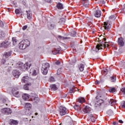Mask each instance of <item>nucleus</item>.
<instances>
[{
	"mask_svg": "<svg viewBox=\"0 0 125 125\" xmlns=\"http://www.w3.org/2000/svg\"><path fill=\"white\" fill-rule=\"evenodd\" d=\"M31 97V99L32 100H34L35 102H38V101H39V100H40V99H39V98L38 97V96L34 94H32Z\"/></svg>",
	"mask_w": 125,
	"mask_h": 125,
	"instance_id": "ddd939ff",
	"label": "nucleus"
},
{
	"mask_svg": "<svg viewBox=\"0 0 125 125\" xmlns=\"http://www.w3.org/2000/svg\"><path fill=\"white\" fill-rule=\"evenodd\" d=\"M1 112L5 115H9L12 113V111L10 110V108H3L1 110Z\"/></svg>",
	"mask_w": 125,
	"mask_h": 125,
	"instance_id": "1a4fd4ad",
	"label": "nucleus"
},
{
	"mask_svg": "<svg viewBox=\"0 0 125 125\" xmlns=\"http://www.w3.org/2000/svg\"><path fill=\"white\" fill-rule=\"evenodd\" d=\"M29 80V76H24L21 79L22 83H27Z\"/></svg>",
	"mask_w": 125,
	"mask_h": 125,
	"instance_id": "6ab92c4d",
	"label": "nucleus"
},
{
	"mask_svg": "<svg viewBox=\"0 0 125 125\" xmlns=\"http://www.w3.org/2000/svg\"><path fill=\"white\" fill-rule=\"evenodd\" d=\"M121 91H122L123 94H125V87H123L121 89Z\"/></svg>",
	"mask_w": 125,
	"mask_h": 125,
	"instance_id": "e433bc0d",
	"label": "nucleus"
},
{
	"mask_svg": "<svg viewBox=\"0 0 125 125\" xmlns=\"http://www.w3.org/2000/svg\"><path fill=\"white\" fill-rule=\"evenodd\" d=\"M109 92H112V93H114V92H116V88L115 87H110L109 89Z\"/></svg>",
	"mask_w": 125,
	"mask_h": 125,
	"instance_id": "393cba45",
	"label": "nucleus"
},
{
	"mask_svg": "<svg viewBox=\"0 0 125 125\" xmlns=\"http://www.w3.org/2000/svg\"><path fill=\"white\" fill-rule=\"evenodd\" d=\"M0 27H3V22L1 21H0Z\"/></svg>",
	"mask_w": 125,
	"mask_h": 125,
	"instance_id": "37998d69",
	"label": "nucleus"
},
{
	"mask_svg": "<svg viewBox=\"0 0 125 125\" xmlns=\"http://www.w3.org/2000/svg\"><path fill=\"white\" fill-rule=\"evenodd\" d=\"M104 42H106V38H104Z\"/></svg>",
	"mask_w": 125,
	"mask_h": 125,
	"instance_id": "052dcab7",
	"label": "nucleus"
},
{
	"mask_svg": "<svg viewBox=\"0 0 125 125\" xmlns=\"http://www.w3.org/2000/svg\"><path fill=\"white\" fill-rule=\"evenodd\" d=\"M6 105H7V104H6Z\"/></svg>",
	"mask_w": 125,
	"mask_h": 125,
	"instance_id": "338daca9",
	"label": "nucleus"
},
{
	"mask_svg": "<svg viewBox=\"0 0 125 125\" xmlns=\"http://www.w3.org/2000/svg\"><path fill=\"white\" fill-rule=\"evenodd\" d=\"M55 64L56 65H60L61 64V62H60L58 61H57L56 62H55Z\"/></svg>",
	"mask_w": 125,
	"mask_h": 125,
	"instance_id": "a18cd8bd",
	"label": "nucleus"
},
{
	"mask_svg": "<svg viewBox=\"0 0 125 125\" xmlns=\"http://www.w3.org/2000/svg\"><path fill=\"white\" fill-rule=\"evenodd\" d=\"M91 111V108L89 106L86 105L83 109V112H84L85 114H88L89 112Z\"/></svg>",
	"mask_w": 125,
	"mask_h": 125,
	"instance_id": "9b49d317",
	"label": "nucleus"
},
{
	"mask_svg": "<svg viewBox=\"0 0 125 125\" xmlns=\"http://www.w3.org/2000/svg\"><path fill=\"white\" fill-rule=\"evenodd\" d=\"M58 40H67V39H68L67 37H63L60 35H59L58 36Z\"/></svg>",
	"mask_w": 125,
	"mask_h": 125,
	"instance_id": "7c9ffc66",
	"label": "nucleus"
},
{
	"mask_svg": "<svg viewBox=\"0 0 125 125\" xmlns=\"http://www.w3.org/2000/svg\"><path fill=\"white\" fill-rule=\"evenodd\" d=\"M31 66V63H29L28 62L25 63L23 64V66L22 67L23 71H27L29 68Z\"/></svg>",
	"mask_w": 125,
	"mask_h": 125,
	"instance_id": "f8f14e48",
	"label": "nucleus"
},
{
	"mask_svg": "<svg viewBox=\"0 0 125 125\" xmlns=\"http://www.w3.org/2000/svg\"><path fill=\"white\" fill-rule=\"evenodd\" d=\"M113 125H118V124L116 123V122H114Z\"/></svg>",
	"mask_w": 125,
	"mask_h": 125,
	"instance_id": "4d7b16f0",
	"label": "nucleus"
},
{
	"mask_svg": "<svg viewBox=\"0 0 125 125\" xmlns=\"http://www.w3.org/2000/svg\"><path fill=\"white\" fill-rule=\"evenodd\" d=\"M74 93V89L72 88V89L69 90V93Z\"/></svg>",
	"mask_w": 125,
	"mask_h": 125,
	"instance_id": "49530a36",
	"label": "nucleus"
},
{
	"mask_svg": "<svg viewBox=\"0 0 125 125\" xmlns=\"http://www.w3.org/2000/svg\"><path fill=\"white\" fill-rule=\"evenodd\" d=\"M31 85H32V84H31V83H29L24 85L23 86V88L24 89H25V90H29V88L31 87Z\"/></svg>",
	"mask_w": 125,
	"mask_h": 125,
	"instance_id": "f3484780",
	"label": "nucleus"
},
{
	"mask_svg": "<svg viewBox=\"0 0 125 125\" xmlns=\"http://www.w3.org/2000/svg\"><path fill=\"white\" fill-rule=\"evenodd\" d=\"M111 82L114 83V82H116V77L113 76L111 77Z\"/></svg>",
	"mask_w": 125,
	"mask_h": 125,
	"instance_id": "c9c22d12",
	"label": "nucleus"
},
{
	"mask_svg": "<svg viewBox=\"0 0 125 125\" xmlns=\"http://www.w3.org/2000/svg\"><path fill=\"white\" fill-rule=\"evenodd\" d=\"M119 123H120V124H123L124 122L121 120H119Z\"/></svg>",
	"mask_w": 125,
	"mask_h": 125,
	"instance_id": "5fc2aeb1",
	"label": "nucleus"
},
{
	"mask_svg": "<svg viewBox=\"0 0 125 125\" xmlns=\"http://www.w3.org/2000/svg\"><path fill=\"white\" fill-rule=\"evenodd\" d=\"M12 40L13 42V44L14 45H16V43H17V40H16V38L13 37Z\"/></svg>",
	"mask_w": 125,
	"mask_h": 125,
	"instance_id": "c85d7f7f",
	"label": "nucleus"
},
{
	"mask_svg": "<svg viewBox=\"0 0 125 125\" xmlns=\"http://www.w3.org/2000/svg\"><path fill=\"white\" fill-rule=\"evenodd\" d=\"M118 44L120 46H124L125 42H124V39L122 38L118 39Z\"/></svg>",
	"mask_w": 125,
	"mask_h": 125,
	"instance_id": "4468645a",
	"label": "nucleus"
},
{
	"mask_svg": "<svg viewBox=\"0 0 125 125\" xmlns=\"http://www.w3.org/2000/svg\"><path fill=\"white\" fill-rule=\"evenodd\" d=\"M24 66V63L23 62H20L17 64V67L20 69L21 70L23 69V67Z\"/></svg>",
	"mask_w": 125,
	"mask_h": 125,
	"instance_id": "2eb2a0df",
	"label": "nucleus"
},
{
	"mask_svg": "<svg viewBox=\"0 0 125 125\" xmlns=\"http://www.w3.org/2000/svg\"><path fill=\"white\" fill-rule=\"evenodd\" d=\"M15 13L16 14H19V13H20V10H19L18 9H16L15 10Z\"/></svg>",
	"mask_w": 125,
	"mask_h": 125,
	"instance_id": "4c0bfd02",
	"label": "nucleus"
},
{
	"mask_svg": "<svg viewBox=\"0 0 125 125\" xmlns=\"http://www.w3.org/2000/svg\"><path fill=\"white\" fill-rule=\"evenodd\" d=\"M59 113L61 116H64L67 114V109L66 107L61 106L60 107Z\"/></svg>",
	"mask_w": 125,
	"mask_h": 125,
	"instance_id": "39448f33",
	"label": "nucleus"
},
{
	"mask_svg": "<svg viewBox=\"0 0 125 125\" xmlns=\"http://www.w3.org/2000/svg\"><path fill=\"white\" fill-rule=\"evenodd\" d=\"M51 0H46V1H47V2H50Z\"/></svg>",
	"mask_w": 125,
	"mask_h": 125,
	"instance_id": "bf43d9fd",
	"label": "nucleus"
},
{
	"mask_svg": "<svg viewBox=\"0 0 125 125\" xmlns=\"http://www.w3.org/2000/svg\"><path fill=\"white\" fill-rule=\"evenodd\" d=\"M103 27L104 28L105 30L109 31V30L112 28V25H111L109 22H104Z\"/></svg>",
	"mask_w": 125,
	"mask_h": 125,
	"instance_id": "6e6552de",
	"label": "nucleus"
},
{
	"mask_svg": "<svg viewBox=\"0 0 125 125\" xmlns=\"http://www.w3.org/2000/svg\"><path fill=\"white\" fill-rule=\"evenodd\" d=\"M18 90V88H13L12 89V92L16 97H20V94L19 93V92L17 91Z\"/></svg>",
	"mask_w": 125,
	"mask_h": 125,
	"instance_id": "0eeeda50",
	"label": "nucleus"
},
{
	"mask_svg": "<svg viewBox=\"0 0 125 125\" xmlns=\"http://www.w3.org/2000/svg\"><path fill=\"white\" fill-rule=\"evenodd\" d=\"M103 11H105V10H104V9H103Z\"/></svg>",
	"mask_w": 125,
	"mask_h": 125,
	"instance_id": "69168bd1",
	"label": "nucleus"
},
{
	"mask_svg": "<svg viewBox=\"0 0 125 125\" xmlns=\"http://www.w3.org/2000/svg\"><path fill=\"white\" fill-rule=\"evenodd\" d=\"M1 45L3 47H7V46L9 45V43L8 42L5 41V42L1 43Z\"/></svg>",
	"mask_w": 125,
	"mask_h": 125,
	"instance_id": "412c9836",
	"label": "nucleus"
},
{
	"mask_svg": "<svg viewBox=\"0 0 125 125\" xmlns=\"http://www.w3.org/2000/svg\"><path fill=\"white\" fill-rule=\"evenodd\" d=\"M10 55H11V52H6L5 54V57H6V58H8V57H9Z\"/></svg>",
	"mask_w": 125,
	"mask_h": 125,
	"instance_id": "2f4dec72",
	"label": "nucleus"
},
{
	"mask_svg": "<svg viewBox=\"0 0 125 125\" xmlns=\"http://www.w3.org/2000/svg\"><path fill=\"white\" fill-rule=\"evenodd\" d=\"M49 63L46 62L44 63L42 65V72L43 75H47V73L48 72V69H49Z\"/></svg>",
	"mask_w": 125,
	"mask_h": 125,
	"instance_id": "f03ea898",
	"label": "nucleus"
},
{
	"mask_svg": "<svg viewBox=\"0 0 125 125\" xmlns=\"http://www.w3.org/2000/svg\"><path fill=\"white\" fill-rule=\"evenodd\" d=\"M50 86H51V89H52L53 90H57V87H56V84L51 85Z\"/></svg>",
	"mask_w": 125,
	"mask_h": 125,
	"instance_id": "bb28decb",
	"label": "nucleus"
},
{
	"mask_svg": "<svg viewBox=\"0 0 125 125\" xmlns=\"http://www.w3.org/2000/svg\"><path fill=\"white\" fill-rule=\"evenodd\" d=\"M114 18V16H111L109 17V19H113Z\"/></svg>",
	"mask_w": 125,
	"mask_h": 125,
	"instance_id": "6e6d98bb",
	"label": "nucleus"
},
{
	"mask_svg": "<svg viewBox=\"0 0 125 125\" xmlns=\"http://www.w3.org/2000/svg\"><path fill=\"white\" fill-rule=\"evenodd\" d=\"M99 83H100V82H99L98 81L95 82L96 84H99Z\"/></svg>",
	"mask_w": 125,
	"mask_h": 125,
	"instance_id": "3c124183",
	"label": "nucleus"
},
{
	"mask_svg": "<svg viewBox=\"0 0 125 125\" xmlns=\"http://www.w3.org/2000/svg\"><path fill=\"white\" fill-rule=\"evenodd\" d=\"M62 72V68H59V69H58V70L57 71V75H60V74H61V72Z\"/></svg>",
	"mask_w": 125,
	"mask_h": 125,
	"instance_id": "72a5a7b5",
	"label": "nucleus"
},
{
	"mask_svg": "<svg viewBox=\"0 0 125 125\" xmlns=\"http://www.w3.org/2000/svg\"><path fill=\"white\" fill-rule=\"evenodd\" d=\"M109 104L111 105V106L116 105V101H115L114 99H110L109 101Z\"/></svg>",
	"mask_w": 125,
	"mask_h": 125,
	"instance_id": "aec40b11",
	"label": "nucleus"
},
{
	"mask_svg": "<svg viewBox=\"0 0 125 125\" xmlns=\"http://www.w3.org/2000/svg\"><path fill=\"white\" fill-rule=\"evenodd\" d=\"M57 7V8H58V9H63V8H64V7L63 6V4L61 3H58Z\"/></svg>",
	"mask_w": 125,
	"mask_h": 125,
	"instance_id": "5701e85b",
	"label": "nucleus"
},
{
	"mask_svg": "<svg viewBox=\"0 0 125 125\" xmlns=\"http://www.w3.org/2000/svg\"><path fill=\"white\" fill-rule=\"evenodd\" d=\"M30 46V41L28 40H22L19 43V46L20 49H25L28 46Z\"/></svg>",
	"mask_w": 125,
	"mask_h": 125,
	"instance_id": "f257e3e1",
	"label": "nucleus"
},
{
	"mask_svg": "<svg viewBox=\"0 0 125 125\" xmlns=\"http://www.w3.org/2000/svg\"><path fill=\"white\" fill-rule=\"evenodd\" d=\"M31 107H32V105L29 103H26L25 104V108H26V111L25 112V115H30V109H31Z\"/></svg>",
	"mask_w": 125,
	"mask_h": 125,
	"instance_id": "423d86ee",
	"label": "nucleus"
},
{
	"mask_svg": "<svg viewBox=\"0 0 125 125\" xmlns=\"http://www.w3.org/2000/svg\"><path fill=\"white\" fill-rule=\"evenodd\" d=\"M73 89V91H77V90H79V89H78V88L73 86V87L72 88Z\"/></svg>",
	"mask_w": 125,
	"mask_h": 125,
	"instance_id": "ea45409f",
	"label": "nucleus"
},
{
	"mask_svg": "<svg viewBox=\"0 0 125 125\" xmlns=\"http://www.w3.org/2000/svg\"><path fill=\"white\" fill-rule=\"evenodd\" d=\"M104 72L105 75H106L108 71L106 69H105V70L103 71L102 73H103Z\"/></svg>",
	"mask_w": 125,
	"mask_h": 125,
	"instance_id": "8fccbe9b",
	"label": "nucleus"
},
{
	"mask_svg": "<svg viewBox=\"0 0 125 125\" xmlns=\"http://www.w3.org/2000/svg\"><path fill=\"white\" fill-rule=\"evenodd\" d=\"M108 46H109V45L108 44H106L105 42L98 44L96 45V48L95 49V51H96V52H98V50L103 49V48H105V47H108Z\"/></svg>",
	"mask_w": 125,
	"mask_h": 125,
	"instance_id": "7ed1b4c3",
	"label": "nucleus"
},
{
	"mask_svg": "<svg viewBox=\"0 0 125 125\" xmlns=\"http://www.w3.org/2000/svg\"><path fill=\"white\" fill-rule=\"evenodd\" d=\"M84 69V65L83 64H80L79 66V70L81 72H83Z\"/></svg>",
	"mask_w": 125,
	"mask_h": 125,
	"instance_id": "b1692460",
	"label": "nucleus"
},
{
	"mask_svg": "<svg viewBox=\"0 0 125 125\" xmlns=\"http://www.w3.org/2000/svg\"><path fill=\"white\" fill-rule=\"evenodd\" d=\"M122 107L124 109H125V102H123V103L121 105Z\"/></svg>",
	"mask_w": 125,
	"mask_h": 125,
	"instance_id": "a19ab883",
	"label": "nucleus"
},
{
	"mask_svg": "<svg viewBox=\"0 0 125 125\" xmlns=\"http://www.w3.org/2000/svg\"><path fill=\"white\" fill-rule=\"evenodd\" d=\"M13 75L14 77H15V78L18 79V78L20 77V75H21V73L18 70H13Z\"/></svg>",
	"mask_w": 125,
	"mask_h": 125,
	"instance_id": "9d476101",
	"label": "nucleus"
},
{
	"mask_svg": "<svg viewBox=\"0 0 125 125\" xmlns=\"http://www.w3.org/2000/svg\"><path fill=\"white\" fill-rule=\"evenodd\" d=\"M36 116H38V113H35Z\"/></svg>",
	"mask_w": 125,
	"mask_h": 125,
	"instance_id": "680f3d73",
	"label": "nucleus"
},
{
	"mask_svg": "<svg viewBox=\"0 0 125 125\" xmlns=\"http://www.w3.org/2000/svg\"><path fill=\"white\" fill-rule=\"evenodd\" d=\"M84 6L85 7H87L88 5H89V1L88 0H86L84 2H83Z\"/></svg>",
	"mask_w": 125,
	"mask_h": 125,
	"instance_id": "a878e982",
	"label": "nucleus"
},
{
	"mask_svg": "<svg viewBox=\"0 0 125 125\" xmlns=\"http://www.w3.org/2000/svg\"><path fill=\"white\" fill-rule=\"evenodd\" d=\"M78 100L79 103H84L85 102V99L84 98L80 97L78 98Z\"/></svg>",
	"mask_w": 125,
	"mask_h": 125,
	"instance_id": "4be33fe9",
	"label": "nucleus"
},
{
	"mask_svg": "<svg viewBox=\"0 0 125 125\" xmlns=\"http://www.w3.org/2000/svg\"><path fill=\"white\" fill-rule=\"evenodd\" d=\"M13 124H14L15 125H17L18 124V123H17V121H16L15 120H13Z\"/></svg>",
	"mask_w": 125,
	"mask_h": 125,
	"instance_id": "09e8293b",
	"label": "nucleus"
},
{
	"mask_svg": "<svg viewBox=\"0 0 125 125\" xmlns=\"http://www.w3.org/2000/svg\"><path fill=\"white\" fill-rule=\"evenodd\" d=\"M0 34H1V35H0V39H1V37L3 36V33L2 32H0Z\"/></svg>",
	"mask_w": 125,
	"mask_h": 125,
	"instance_id": "603ef678",
	"label": "nucleus"
},
{
	"mask_svg": "<svg viewBox=\"0 0 125 125\" xmlns=\"http://www.w3.org/2000/svg\"><path fill=\"white\" fill-rule=\"evenodd\" d=\"M95 16L97 18L100 17L101 16V11L99 10L96 11L95 13Z\"/></svg>",
	"mask_w": 125,
	"mask_h": 125,
	"instance_id": "a211bd4d",
	"label": "nucleus"
},
{
	"mask_svg": "<svg viewBox=\"0 0 125 125\" xmlns=\"http://www.w3.org/2000/svg\"><path fill=\"white\" fill-rule=\"evenodd\" d=\"M74 108L75 110H79V109L80 110H81V107L78 105H75V106H74Z\"/></svg>",
	"mask_w": 125,
	"mask_h": 125,
	"instance_id": "f704fd0d",
	"label": "nucleus"
},
{
	"mask_svg": "<svg viewBox=\"0 0 125 125\" xmlns=\"http://www.w3.org/2000/svg\"><path fill=\"white\" fill-rule=\"evenodd\" d=\"M92 122H94V119H92Z\"/></svg>",
	"mask_w": 125,
	"mask_h": 125,
	"instance_id": "e2e57ef3",
	"label": "nucleus"
},
{
	"mask_svg": "<svg viewBox=\"0 0 125 125\" xmlns=\"http://www.w3.org/2000/svg\"><path fill=\"white\" fill-rule=\"evenodd\" d=\"M101 103H103V100L100 99L98 102H97L96 104L98 105V106H100Z\"/></svg>",
	"mask_w": 125,
	"mask_h": 125,
	"instance_id": "473e14b6",
	"label": "nucleus"
},
{
	"mask_svg": "<svg viewBox=\"0 0 125 125\" xmlns=\"http://www.w3.org/2000/svg\"><path fill=\"white\" fill-rule=\"evenodd\" d=\"M52 53L53 54H55V53H56V50H54V51H52Z\"/></svg>",
	"mask_w": 125,
	"mask_h": 125,
	"instance_id": "864d4df0",
	"label": "nucleus"
},
{
	"mask_svg": "<svg viewBox=\"0 0 125 125\" xmlns=\"http://www.w3.org/2000/svg\"><path fill=\"white\" fill-rule=\"evenodd\" d=\"M55 50H56V53H55L54 54H57L58 53H59V52L60 51V50H61V48L60 47H58Z\"/></svg>",
	"mask_w": 125,
	"mask_h": 125,
	"instance_id": "c756f323",
	"label": "nucleus"
},
{
	"mask_svg": "<svg viewBox=\"0 0 125 125\" xmlns=\"http://www.w3.org/2000/svg\"><path fill=\"white\" fill-rule=\"evenodd\" d=\"M2 33V34H3V36L1 37V38H3V37H4V33L3 31H0V33ZM0 36H1V34H0Z\"/></svg>",
	"mask_w": 125,
	"mask_h": 125,
	"instance_id": "de8ad7c7",
	"label": "nucleus"
},
{
	"mask_svg": "<svg viewBox=\"0 0 125 125\" xmlns=\"http://www.w3.org/2000/svg\"><path fill=\"white\" fill-rule=\"evenodd\" d=\"M29 98H30V95L28 94H24L22 96V99L23 100H25V101L29 100Z\"/></svg>",
	"mask_w": 125,
	"mask_h": 125,
	"instance_id": "dca6fc26",
	"label": "nucleus"
},
{
	"mask_svg": "<svg viewBox=\"0 0 125 125\" xmlns=\"http://www.w3.org/2000/svg\"><path fill=\"white\" fill-rule=\"evenodd\" d=\"M27 28H28V26L24 25L22 27V30H25L26 29H27Z\"/></svg>",
	"mask_w": 125,
	"mask_h": 125,
	"instance_id": "79ce46f5",
	"label": "nucleus"
},
{
	"mask_svg": "<svg viewBox=\"0 0 125 125\" xmlns=\"http://www.w3.org/2000/svg\"><path fill=\"white\" fill-rule=\"evenodd\" d=\"M76 35L74 34V35L73 36V37H75Z\"/></svg>",
	"mask_w": 125,
	"mask_h": 125,
	"instance_id": "0e129e2a",
	"label": "nucleus"
},
{
	"mask_svg": "<svg viewBox=\"0 0 125 125\" xmlns=\"http://www.w3.org/2000/svg\"><path fill=\"white\" fill-rule=\"evenodd\" d=\"M107 114H108V115H109V116H111V115H112V114H113V111L112 110H109V111H107Z\"/></svg>",
	"mask_w": 125,
	"mask_h": 125,
	"instance_id": "58836bf2",
	"label": "nucleus"
},
{
	"mask_svg": "<svg viewBox=\"0 0 125 125\" xmlns=\"http://www.w3.org/2000/svg\"><path fill=\"white\" fill-rule=\"evenodd\" d=\"M50 80L51 82H55V79L54 77H51Z\"/></svg>",
	"mask_w": 125,
	"mask_h": 125,
	"instance_id": "c03bdc74",
	"label": "nucleus"
},
{
	"mask_svg": "<svg viewBox=\"0 0 125 125\" xmlns=\"http://www.w3.org/2000/svg\"><path fill=\"white\" fill-rule=\"evenodd\" d=\"M39 71H38L36 68H32L30 69L29 73L30 77H36L38 75Z\"/></svg>",
	"mask_w": 125,
	"mask_h": 125,
	"instance_id": "20e7f679",
	"label": "nucleus"
},
{
	"mask_svg": "<svg viewBox=\"0 0 125 125\" xmlns=\"http://www.w3.org/2000/svg\"><path fill=\"white\" fill-rule=\"evenodd\" d=\"M26 12L27 13V19H31V18H32V14H31V13L30 12H28L26 11Z\"/></svg>",
	"mask_w": 125,
	"mask_h": 125,
	"instance_id": "cd10ccee",
	"label": "nucleus"
},
{
	"mask_svg": "<svg viewBox=\"0 0 125 125\" xmlns=\"http://www.w3.org/2000/svg\"><path fill=\"white\" fill-rule=\"evenodd\" d=\"M90 118H93L94 116H93V115L91 114V115H90Z\"/></svg>",
	"mask_w": 125,
	"mask_h": 125,
	"instance_id": "13d9d810",
	"label": "nucleus"
}]
</instances>
